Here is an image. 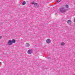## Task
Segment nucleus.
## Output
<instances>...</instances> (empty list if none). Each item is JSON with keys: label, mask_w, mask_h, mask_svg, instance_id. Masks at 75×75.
<instances>
[{"label": "nucleus", "mask_w": 75, "mask_h": 75, "mask_svg": "<svg viewBox=\"0 0 75 75\" xmlns=\"http://www.w3.org/2000/svg\"><path fill=\"white\" fill-rule=\"evenodd\" d=\"M60 10V11L62 13H65V12H66V10L64 9V8L63 7L61 8Z\"/></svg>", "instance_id": "obj_1"}, {"label": "nucleus", "mask_w": 75, "mask_h": 75, "mask_svg": "<svg viewBox=\"0 0 75 75\" xmlns=\"http://www.w3.org/2000/svg\"><path fill=\"white\" fill-rule=\"evenodd\" d=\"M46 42L47 43V44H50L51 43V40L50 39H47L46 40Z\"/></svg>", "instance_id": "obj_2"}, {"label": "nucleus", "mask_w": 75, "mask_h": 75, "mask_svg": "<svg viewBox=\"0 0 75 75\" xmlns=\"http://www.w3.org/2000/svg\"><path fill=\"white\" fill-rule=\"evenodd\" d=\"M27 53L29 54H31L32 53V50H28L27 52Z\"/></svg>", "instance_id": "obj_3"}, {"label": "nucleus", "mask_w": 75, "mask_h": 75, "mask_svg": "<svg viewBox=\"0 0 75 75\" xmlns=\"http://www.w3.org/2000/svg\"><path fill=\"white\" fill-rule=\"evenodd\" d=\"M67 23L68 24H71L72 23V21L70 20H68L67 21Z\"/></svg>", "instance_id": "obj_4"}, {"label": "nucleus", "mask_w": 75, "mask_h": 75, "mask_svg": "<svg viewBox=\"0 0 75 75\" xmlns=\"http://www.w3.org/2000/svg\"><path fill=\"white\" fill-rule=\"evenodd\" d=\"M8 44H9V45H12L13 44V43H12V42L11 40H9L8 42Z\"/></svg>", "instance_id": "obj_5"}, {"label": "nucleus", "mask_w": 75, "mask_h": 75, "mask_svg": "<svg viewBox=\"0 0 75 75\" xmlns=\"http://www.w3.org/2000/svg\"><path fill=\"white\" fill-rule=\"evenodd\" d=\"M30 44L28 43H26L25 45V47H30Z\"/></svg>", "instance_id": "obj_6"}, {"label": "nucleus", "mask_w": 75, "mask_h": 75, "mask_svg": "<svg viewBox=\"0 0 75 75\" xmlns=\"http://www.w3.org/2000/svg\"><path fill=\"white\" fill-rule=\"evenodd\" d=\"M34 6H35V7H38V4L37 3H35V4H34Z\"/></svg>", "instance_id": "obj_7"}, {"label": "nucleus", "mask_w": 75, "mask_h": 75, "mask_svg": "<svg viewBox=\"0 0 75 75\" xmlns=\"http://www.w3.org/2000/svg\"><path fill=\"white\" fill-rule=\"evenodd\" d=\"M11 41H12V43H15V42H16V40H15L14 39L13 40Z\"/></svg>", "instance_id": "obj_8"}, {"label": "nucleus", "mask_w": 75, "mask_h": 75, "mask_svg": "<svg viewBox=\"0 0 75 75\" xmlns=\"http://www.w3.org/2000/svg\"><path fill=\"white\" fill-rule=\"evenodd\" d=\"M25 4H26V2H25V1H24L23 2V3L22 4L23 5H25Z\"/></svg>", "instance_id": "obj_9"}, {"label": "nucleus", "mask_w": 75, "mask_h": 75, "mask_svg": "<svg viewBox=\"0 0 75 75\" xmlns=\"http://www.w3.org/2000/svg\"><path fill=\"white\" fill-rule=\"evenodd\" d=\"M35 2H31V4H35Z\"/></svg>", "instance_id": "obj_10"}, {"label": "nucleus", "mask_w": 75, "mask_h": 75, "mask_svg": "<svg viewBox=\"0 0 75 75\" xmlns=\"http://www.w3.org/2000/svg\"><path fill=\"white\" fill-rule=\"evenodd\" d=\"M65 7L66 8H69V6H68V5H67Z\"/></svg>", "instance_id": "obj_11"}, {"label": "nucleus", "mask_w": 75, "mask_h": 75, "mask_svg": "<svg viewBox=\"0 0 75 75\" xmlns=\"http://www.w3.org/2000/svg\"><path fill=\"white\" fill-rule=\"evenodd\" d=\"M61 45H65V43H64V42H62L61 43Z\"/></svg>", "instance_id": "obj_12"}, {"label": "nucleus", "mask_w": 75, "mask_h": 75, "mask_svg": "<svg viewBox=\"0 0 75 75\" xmlns=\"http://www.w3.org/2000/svg\"><path fill=\"white\" fill-rule=\"evenodd\" d=\"M62 0H58L57 3H59V2H60V1H61Z\"/></svg>", "instance_id": "obj_13"}, {"label": "nucleus", "mask_w": 75, "mask_h": 75, "mask_svg": "<svg viewBox=\"0 0 75 75\" xmlns=\"http://www.w3.org/2000/svg\"><path fill=\"white\" fill-rule=\"evenodd\" d=\"M2 37L1 36H0V39H1Z\"/></svg>", "instance_id": "obj_14"}, {"label": "nucleus", "mask_w": 75, "mask_h": 75, "mask_svg": "<svg viewBox=\"0 0 75 75\" xmlns=\"http://www.w3.org/2000/svg\"><path fill=\"white\" fill-rule=\"evenodd\" d=\"M74 22H75V18L74 19Z\"/></svg>", "instance_id": "obj_15"}, {"label": "nucleus", "mask_w": 75, "mask_h": 75, "mask_svg": "<svg viewBox=\"0 0 75 75\" xmlns=\"http://www.w3.org/2000/svg\"><path fill=\"white\" fill-rule=\"evenodd\" d=\"M0 64H1V62H0Z\"/></svg>", "instance_id": "obj_16"}]
</instances>
